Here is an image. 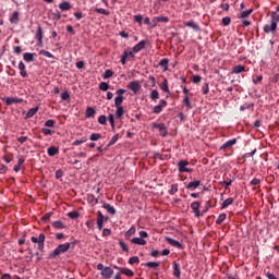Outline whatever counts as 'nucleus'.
I'll return each instance as SVG.
<instances>
[{
  "label": "nucleus",
  "instance_id": "1",
  "mask_svg": "<svg viewBox=\"0 0 279 279\" xmlns=\"http://www.w3.org/2000/svg\"><path fill=\"white\" fill-rule=\"evenodd\" d=\"M75 244L73 242L60 244L57 248H54L53 252L49 254V258H56L57 256H60V254H64L71 250Z\"/></svg>",
  "mask_w": 279,
  "mask_h": 279
},
{
  "label": "nucleus",
  "instance_id": "2",
  "mask_svg": "<svg viewBox=\"0 0 279 279\" xmlns=\"http://www.w3.org/2000/svg\"><path fill=\"white\" fill-rule=\"evenodd\" d=\"M279 15L277 13H271V24H267L264 26V32L269 34L270 32H276V27H278Z\"/></svg>",
  "mask_w": 279,
  "mask_h": 279
},
{
  "label": "nucleus",
  "instance_id": "3",
  "mask_svg": "<svg viewBox=\"0 0 279 279\" xmlns=\"http://www.w3.org/2000/svg\"><path fill=\"white\" fill-rule=\"evenodd\" d=\"M32 243H38V250L43 251L45 248V234L40 233L38 238L32 236Z\"/></svg>",
  "mask_w": 279,
  "mask_h": 279
},
{
  "label": "nucleus",
  "instance_id": "4",
  "mask_svg": "<svg viewBox=\"0 0 279 279\" xmlns=\"http://www.w3.org/2000/svg\"><path fill=\"white\" fill-rule=\"evenodd\" d=\"M178 167H179L180 173H191V171H193V169L186 168L189 167V161L186 160L179 161Z\"/></svg>",
  "mask_w": 279,
  "mask_h": 279
},
{
  "label": "nucleus",
  "instance_id": "5",
  "mask_svg": "<svg viewBox=\"0 0 279 279\" xmlns=\"http://www.w3.org/2000/svg\"><path fill=\"white\" fill-rule=\"evenodd\" d=\"M131 58H134V52L130 51V50H125L122 56H121V64L125 65L128 60H130Z\"/></svg>",
  "mask_w": 279,
  "mask_h": 279
},
{
  "label": "nucleus",
  "instance_id": "6",
  "mask_svg": "<svg viewBox=\"0 0 279 279\" xmlns=\"http://www.w3.org/2000/svg\"><path fill=\"white\" fill-rule=\"evenodd\" d=\"M128 88L130 90H133L134 94L136 95V93H138V90H141V83L138 81H132L128 84Z\"/></svg>",
  "mask_w": 279,
  "mask_h": 279
},
{
  "label": "nucleus",
  "instance_id": "7",
  "mask_svg": "<svg viewBox=\"0 0 279 279\" xmlns=\"http://www.w3.org/2000/svg\"><path fill=\"white\" fill-rule=\"evenodd\" d=\"M167 106V102L165 100H160V104L154 107L153 112L155 114H160L162 112V108Z\"/></svg>",
  "mask_w": 279,
  "mask_h": 279
},
{
  "label": "nucleus",
  "instance_id": "8",
  "mask_svg": "<svg viewBox=\"0 0 279 279\" xmlns=\"http://www.w3.org/2000/svg\"><path fill=\"white\" fill-rule=\"evenodd\" d=\"M112 274H114V270H112V268H110V267H105L101 270L102 278H111Z\"/></svg>",
  "mask_w": 279,
  "mask_h": 279
},
{
  "label": "nucleus",
  "instance_id": "9",
  "mask_svg": "<svg viewBox=\"0 0 279 279\" xmlns=\"http://www.w3.org/2000/svg\"><path fill=\"white\" fill-rule=\"evenodd\" d=\"M114 269H119L120 274H124V276H128L129 278H132V276H134V272L131 269L121 268L117 266H114Z\"/></svg>",
  "mask_w": 279,
  "mask_h": 279
},
{
  "label": "nucleus",
  "instance_id": "10",
  "mask_svg": "<svg viewBox=\"0 0 279 279\" xmlns=\"http://www.w3.org/2000/svg\"><path fill=\"white\" fill-rule=\"evenodd\" d=\"M154 128L159 130V134H161V136H167L168 131H167V126H165V124H154Z\"/></svg>",
  "mask_w": 279,
  "mask_h": 279
},
{
  "label": "nucleus",
  "instance_id": "11",
  "mask_svg": "<svg viewBox=\"0 0 279 279\" xmlns=\"http://www.w3.org/2000/svg\"><path fill=\"white\" fill-rule=\"evenodd\" d=\"M191 208L193 210V213L195 214V217H199L201 213H199V202H193L191 204Z\"/></svg>",
  "mask_w": 279,
  "mask_h": 279
},
{
  "label": "nucleus",
  "instance_id": "12",
  "mask_svg": "<svg viewBox=\"0 0 279 279\" xmlns=\"http://www.w3.org/2000/svg\"><path fill=\"white\" fill-rule=\"evenodd\" d=\"M102 208H105V210H107V213H109V215H117V209H114L112 207V205H110L108 203H104Z\"/></svg>",
  "mask_w": 279,
  "mask_h": 279
},
{
  "label": "nucleus",
  "instance_id": "13",
  "mask_svg": "<svg viewBox=\"0 0 279 279\" xmlns=\"http://www.w3.org/2000/svg\"><path fill=\"white\" fill-rule=\"evenodd\" d=\"M19 70L21 77H27V71H25V63L23 61L19 62Z\"/></svg>",
  "mask_w": 279,
  "mask_h": 279
},
{
  "label": "nucleus",
  "instance_id": "14",
  "mask_svg": "<svg viewBox=\"0 0 279 279\" xmlns=\"http://www.w3.org/2000/svg\"><path fill=\"white\" fill-rule=\"evenodd\" d=\"M146 44L147 43L145 40L140 41L137 45H135L133 47V52L138 53V51H141L145 47Z\"/></svg>",
  "mask_w": 279,
  "mask_h": 279
},
{
  "label": "nucleus",
  "instance_id": "15",
  "mask_svg": "<svg viewBox=\"0 0 279 279\" xmlns=\"http://www.w3.org/2000/svg\"><path fill=\"white\" fill-rule=\"evenodd\" d=\"M131 243H133V245H147V241L143 240L142 238H133Z\"/></svg>",
  "mask_w": 279,
  "mask_h": 279
},
{
  "label": "nucleus",
  "instance_id": "16",
  "mask_svg": "<svg viewBox=\"0 0 279 279\" xmlns=\"http://www.w3.org/2000/svg\"><path fill=\"white\" fill-rule=\"evenodd\" d=\"M166 241H167V243H169V245H172V247H179V248L182 247L181 243H179L178 241H175L169 236L166 238Z\"/></svg>",
  "mask_w": 279,
  "mask_h": 279
},
{
  "label": "nucleus",
  "instance_id": "17",
  "mask_svg": "<svg viewBox=\"0 0 279 279\" xmlns=\"http://www.w3.org/2000/svg\"><path fill=\"white\" fill-rule=\"evenodd\" d=\"M36 38L39 45H43V27L38 26L36 31Z\"/></svg>",
  "mask_w": 279,
  "mask_h": 279
},
{
  "label": "nucleus",
  "instance_id": "18",
  "mask_svg": "<svg viewBox=\"0 0 279 279\" xmlns=\"http://www.w3.org/2000/svg\"><path fill=\"white\" fill-rule=\"evenodd\" d=\"M10 23L12 25H19V11L13 12V14L10 19Z\"/></svg>",
  "mask_w": 279,
  "mask_h": 279
},
{
  "label": "nucleus",
  "instance_id": "19",
  "mask_svg": "<svg viewBox=\"0 0 279 279\" xmlns=\"http://www.w3.org/2000/svg\"><path fill=\"white\" fill-rule=\"evenodd\" d=\"M232 145H236V138L229 140L220 147V149H228V147H232Z\"/></svg>",
  "mask_w": 279,
  "mask_h": 279
},
{
  "label": "nucleus",
  "instance_id": "20",
  "mask_svg": "<svg viewBox=\"0 0 279 279\" xmlns=\"http://www.w3.org/2000/svg\"><path fill=\"white\" fill-rule=\"evenodd\" d=\"M199 184H202V181L199 180H195V181H191L187 185L186 189H197L199 186Z\"/></svg>",
  "mask_w": 279,
  "mask_h": 279
},
{
  "label": "nucleus",
  "instance_id": "21",
  "mask_svg": "<svg viewBox=\"0 0 279 279\" xmlns=\"http://www.w3.org/2000/svg\"><path fill=\"white\" fill-rule=\"evenodd\" d=\"M233 203H234V198L229 197L222 202L221 208H228V206H232Z\"/></svg>",
  "mask_w": 279,
  "mask_h": 279
},
{
  "label": "nucleus",
  "instance_id": "22",
  "mask_svg": "<svg viewBox=\"0 0 279 279\" xmlns=\"http://www.w3.org/2000/svg\"><path fill=\"white\" fill-rule=\"evenodd\" d=\"M85 117L87 119H90L92 117H95V109L93 107H88L85 111Z\"/></svg>",
  "mask_w": 279,
  "mask_h": 279
},
{
  "label": "nucleus",
  "instance_id": "23",
  "mask_svg": "<svg viewBox=\"0 0 279 279\" xmlns=\"http://www.w3.org/2000/svg\"><path fill=\"white\" fill-rule=\"evenodd\" d=\"M173 276H175V278H180V265L175 262H173Z\"/></svg>",
  "mask_w": 279,
  "mask_h": 279
},
{
  "label": "nucleus",
  "instance_id": "24",
  "mask_svg": "<svg viewBox=\"0 0 279 279\" xmlns=\"http://www.w3.org/2000/svg\"><path fill=\"white\" fill-rule=\"evenodd\" d=\"M36 112H38V107L29 109L28 112L26 113L25 119H32V117H34Z\"/></svg>",
  "mask_w": 279,
  "mask_h": 279
},
{
  "label": "nucleus",
  "instance_id": "25",
  "mask_svg": "<svg viewBox=\"0 0 279 279\" xmlns=\"http://www.w3.org/2000/svg\"><path fill=\"white\" fill-rule=\"evenodd\" d=\"M23 58L26 62H34V53L25 52L23 54Z\"/></svg>",
  "mask_w": 279,
  "mask_h": 279
},
{
  "label": "nucleus",
  "instance_id": "26",
  "mask_svg": "<svg viewBox=\"0 0 279 279\" xmlns=\"http://www.w3.org/2000/svg\"><path fill=\"white\" fill-rule=\"evenodd\" d=\"M243 71H245V66L236 65L233 68L232 73H234L235 75H239V73H243Z\"/></svg>",
  "mask_w": 279,
  "mask_h": 279
},
{
  "label": "nucleus",
  "instance_id": "27",
  "mask_svg": "<svg viewBox=\"0 0 279 279\" xmlns=\"http://www.w3.org/2000/svg\"><path fill=\"white\" fill-rule=\"evenodd\" d=\"M133 234H136V228H135V227H131V228L125 232V239H130L131 236H133Z\"/></svg>",
  "mask_w": 279,
  "mask_h": 279
},
{
  "label": "nucleus",
  "instance_id": "28",
  "mask_svg": "<svg viewBox=\"0 0 279 279\" xmlns=\"http://www.w3.org/2000/svg\"><path fill=\"white\" fill-rule=\"evenodd\" d=\"M160 88L161 90H163V93L171 95V92H169V85L167 84V80H165L163 83L160 84Z\"/></svg>",
  "mask_w": 279,
  "mask_h": 279
},
{
  "label": "nucleus",
  "instance_id": "29",
  "mask_svg": "<svg viewBox=\"0 0 279 279\" xmlns=\"http://www.w3.org/2000/svg\"><path fill=\"white\" fill-rule=\"evenodd\" d=\"M146 267H150L151 269H158L160 267V263L158 262H147L145 264Z\"/></svg>",
  "mask_w": 279,
  "mask_h": 279
},
{
  "label": "nucleus",
  "instance_id": "30",
  "mask_svg": "<svg viewBox=\"0 0 279 279\" xmlns=\"http://www.w3.org/2000/svg\"><path fill=\"white\" fill-rule=\"evenodd\" d=\"M116 108H117L116 117H117V119H121L125 111L123 110L122 106L121 107H116Z\"/></svg>",
  "mask_w": 279,
  "mask_h": 279
},
{
  "label": "nucleus",
  "instance_id": "31",
  "mask_svg": "<svg viewBox=\"0 0 279 279\" xmlns=\"http://www.w3.org/2000/svg\"><path fill=\"white\" fill-rule=\"evenodd\" d=\"M59 8H60V10H62V11L71 10V3H69V2H61V3L59 4Z\"/></svg>",
  "mask_w": 279,
  "mask_h": 279
},
{
  "label": "nucleus",
  "instance_id": "32",
  "mask_svg": "<svg viewBox=\"0 0 279 279\" xmlns=\"http://www.w3.org/2000/svg\"><path fill=\"white\" fill-rule=\"evenodd\" d=\"M159 66H162V69H165V71H167V69L169 66V59H161L159 62Z\"/></svg>",
  "mask_w": 279,
  "mask_h": 279
},
{
  "label": "nucleus",
  "instance_id": "33",
  "mask_svg": "<svg viewBox=\"0 0 279 279\" xmlns=\"http://www.w3.org/2000/svg\"><path fill=\"white\" fill-rule=\"evenodd\" d=\"M58 148L54 147V146H51L48 148L47 153H48V156H56V154H58Z\"/></svg>",
  "mask_w": 279,
  "mask_h": 279
},
{
  "label": "nucleus",
  "instance_id": "34",
  "mask_svg": "<svg viewBox=\"0 0 279 279\" xmlns=\"http://www.w3.org/2000/svg\"><path fill=\"white\" fill-rule=\"evenodd\" d=\"M52 226L57 229V230H62V228H64V223H62V221L57 220L54 222H52Z\"/></svg>",
  "mask_w": 279,
  "mask_h": 279
},
{
  "label": "nucleus",
  "instance_id": "35",
  "mask_svg": "<svg viewBox=\"0 0 279 279\" xmlns=\"http://www.w3.org/2000/svg\"><path fill=\"white\" fill-rule=\"evenodd\" d=\"M114 75V72L112 70H106L102 74L104 80H108L109 77H112Z\"/></svg>",
  "mask_w": 279,
  "mask_h": 279
},
{
  "label": "nucleus",
  "instance_id": "36",
  "mask_svg": "<svg viewBox=\"0 0 279 279\" xmlns=\"http://www.w3.org/2000/svg\"><path fill=\"white\" fill-rule=\"evenodd\" d=\"M94 12H96L97 14H104L105 16H108L110 14V11L106 9H95Z\"/></svg>",
  "mask_w": 279,
  "mask_h": 279
},
{
  "label": "nucleus",
  "instance_id": "37",
  "mask_svg": "<svg viewBox=\"0 0 279 279\" xmlns=\"http://www.w3.org/2000/svg\"><path fill=\"white\" fill-rule=\"evenodd\" d=\"M183 104H184V106H186V108H187L189 110H191V108H193V106H191V100L189 99V96H187V95L184 96V98H183Z\"/></svg>",
  "mask_w": 279,
  "mask_h": 279
},
{
  "label": "nucleus",
  "instance_id": "38",
  "mask_svg": "<svg viewBox=\"0 0 279 279\" xmlns=\"http://www.w3.org/2000/svg\"><path fill=\"white\" fill-rule=\"evenodd\" d=\"M226 221V214H220L216 220V223L219 226Z\"/></svg>",
  "mask_w": 279,
  "mask_h": 279
},
{
  "label": "nucleus",
  "instance_id": "39",
  "mask_svg": "<svg viewBox=\"0 0 279 279\" xmlns=\"http://www.w3.org/2000/svg\"><path fill=\"white\" fill-rule=\"evenodd\" d=\"M121 104H123V97L117 96L114 98V106H116V108L117 107H121Z\"/></svg>",
  "mask_w": 279,
  "mask_h": 279
},
{
  "label": "nucleus",
  "instance_id": "40",
  "mask_svg": "<svg viewBox=\"0 0 279 279\" xmlns=\"http://www.w3.org/2000/svg\"><path fill=\"white\" fill-rule=\"evenodd\" d=\"M159 98H160V95L158 94V90L154 89L150 92V99L156 100Z\"/></svg>",
  "mask_w": 279,
  "mask_h": 279
},
{
  "label": "nucleus",
  "instance_id": "41",
  "mask_svg": "<svg viewBox=\"0 0 279 279\" xmlns=\"http://www.w3.org/2000/svg\"><path fill=\"white\" fill-rule=\"evenodd\" d=\"M108 88H110V85H108V83L101 82V83L99 84V90L106 92V90H108Z\"/></svg>",
  "mask_w": 279,
  "mask_h": 279
},
{
  "label": "nucleus",
  "instance_id": "42",
  "mask_svg": "<svg viewBox=\"0 0 279 279\" xmlns=\"http://www.w3.org/2000/svg\"><path fill=\"white\" fill-rule=\"evenodd\" d=\"M252 12H253L252 9H248V10H246V11H243V12L241 13L240 19H246V16H250V14H252Z\"/></svg>",
  "mask_w": 279,
  "mask_h": 279
},
{
  "label": "nucleus",
  "instance_id": "43",
  "mask_svg": "<svg viewBox=\"0 0 279 279\" xmlns=\"http://www.w3.org/2000/svg\"><path fill=\"white\" fill-rule=\"evenodd\" d=\"M119 245L122 250V252H128V244H125V242H123V240H119Z\"/></svg>",
  "mask_w": 279,
  "mask_h": 279
},
{
  "label": "nucleus",
  "instance_id": "44",
  "mask_svg": "<svg viewBox=\"0 0 279 279\" xmlns=\"http://www.w3.org/2000/svg\"><path fill=\"white\" fill-rule=\"evenodd\" d=\"M107 120L109 121V123H110L112 130H114V116H113V114H109V116L107 117Z\"/></svg>",
  "mask_w": 279,
  "mask_h": 279
},
{
  "label": "nucleus",
  "instance_id": "45",
  "mask_svg": "<svg viewBox=\"0 0 279 279\" xmlns=\"http://www.w3.org/2000/svg\"><path fill=\"white\" fill-rule=\"evenodd\" d=\"M51 215H53V213L46 214L45 216H43L41 221L44 223H47V221H49V219H51Z\"/></svg>",
  "mask_w": 279,
  "mask_h": 279
},
{
  "label": "nucleus",
  "instance_id": "46",
  "mask_svg": "<svg viewBox=\"0 0 279 279\" xmlns=\"http://www.w3.org/2000/svg\"><path fill=\"white\" fill-rule=\"evenodd\" d=\"M99 138H101V134H99V133H93L89 136V140H92V141H99Z\"/></svg>",
  "mask_w": 279,
  "mask_h": 279
},
{
  "label": "nucleus",
  "instance_id": "47",
  "mask_svg": "<svg viewBox=\"0 0 279 279\" xmlns=\"http://www.w3.org/2000/svg\"><path fill=\"white\" fill-rule=\"evenodd\" d=\"M140 263V259H138V257H136V256H133V257H131L130 259H129V264L130 265H136V264H138Z\"/></svg>",
  "mask_w": 279,
  "mask_h": 279
},
{
  "label": "nucleus",
  "instance_id": "48",
  "mask_svg": "<svg viewBox=\"0 0 279 279\" xmlns=\"http://www.w3.org/2000/svg\"><path fill=\"white\" fill-rule=\"evenodd\" d=\"M178 191V184H172L171 189L169 190L170 195H175V192Z\"/></svg>",
  "mask_w": 279,
  "mask_h": 279
},
{
  "label": "nucleus",
  "instance_id": "49",
  "mask_svg": "<svg viewBox=\"0 0 279 279\" xmlns=\"http://www.w3.org/2000/svg\"><path fill=\"white\" fill-rule=\"evenodd\" d=\"M186 27H192V29H197V24H195V22L190 21L185 23Z\"/></svg>",
  "mask_w": 279,
  "mask_h": 279
},
{
  "label": "nucleus",
  "instance_id": "50",
  "mask_svg": "<svg viewBox=\"0 0 279 279\" xmlns=\"http://www.w3.org/2000/svg\"><path fill=\"white\" fill-rule=\"evenodd\" d=\"M192 82L193 84H199V82H202V76L199 75L192 76Z\"/></svg>",
  "mask_w": 279,
  "mask_h": 279
},
{
  "label": "nucleus",
  "instance_id": "51",
  "mask_svg": "<svg viewBox=\"0 0 279 279\" xmlns=\"http://www.w3.org/2000/svg\"><path fill=\"white\" fill-rule=\"evenodd\" d=\"M68 217H70V219H77V217H80V214L77 211H71L68 214Z\"/></svg>",
  "mask_w": 279,
  "mask_h": 279
},
{
  "label": "nucleus",
  "instance_id": "52",
  "mask_svg": "<svg viewBox=\"0 0 279 279\" xmlns=\"http://www.w3.org/2000/svg\"><path fill=\"white\" fill-rule=\"evenodd\" d=\"M82 143H86V137H83L82 140H76L72 143V145L77 146L82 145Z\"/></svg>",
  "mask_w": 279,
  "mask_h": 279
},
{
  "label": "nucleus",
  "instance_id": "53",
  "mask_svg": "<svg viewBox=\"0 0 279 279\" xmlns=\"http://www.w3.org/2000/svg\"><path fill=\"white\" fill-rule=\"evenodd\" d=\"M134 21L135 23H140L141 25L143 23V15L141 14L134 15Z\"/></svg>",
  "mask_w": 279,
  "mask_h": 279
},
{
  "label": "nucleus",
  "instance_id": "54",
  "mask_svg": "<svg viewBox=\"0 0 279 279\" xmlns=\"http://www.w3.org/2000/svg\"><path fill=\"white\" fill-rule=\"evenodd\" d=\"M159 23H169V17L167 16H157Z\"/></svg>",
  "mask_w": 279,
  "mask_h": 279
},
{
  "label": "nucleus",
  "instance_id": "55",
  "mask_svg": "<svg viewBox=\"0 0 279 279\" xmlns=\"http://www.w3.org/2000/svg\"><path fill=\"white\" fill-rule=\"evenodd\" d=\"M40 54L45 56L46 58H53V56L51 54V52L47 51V50H40Z\"/></svg>",
  "mask_w": 279,
  "mask_h": 279
},
{
  "label": "nucleus",
  "instance_id": "56",
  "mask_svg": "<svg viewBox=\"0 0 279 279\" xmlns=\"http://www.w3.org/2000/svg\"><path fill=\"white\" fill-rule=\"evenodd\" d=\"M106 121H107L106 116H100L98 118V123H100V125H106Z\"/></svg>",
  "mask_w": 279,
  "mask_h": 279
},
{
  "label": "nucleus",
  "instance_id": "57",
  "mask_svg": "<svg viewBox=\"0 0 279 279\" xmlns=\"http://www.w3.org/2000/svg\"><path fill=\"white\" fill-rule=\"evenodd\" d=\"M230 23H231L230 16H226L222 19V25L228 26L230 25Z\"/></svg>",
  "mask_w": 279,
  "mask_h": 279
},
{
  "label": "nucleus",
  "instance_id": "58",
  "mask_svg": "<svg viewBox=\"0 0 279 279\" xmlns=\"http://www.w3.org/2000/svg\"><path fill=\"white\" fill-rule=\"evenodd\" d=\"M46 128H53V125H56V121L53 120H48L45 123Z\"/></svg>",
  "mask_w": 279,
  "mask_h": 279
},
{
  "label": "nucleus",
  "instance_id": "59",
  "mask_svg": "<svg viewBox=\"0 0 279 279\" xmlns=\"http://www.w3.org/2000/svg\"><path fill=\"white\" fill-rule=\"evenodd\" d=\"M158 17H154L153 20H151V22H150V27H156L157 25H158Z\"/></svg>",
  "mask_w": 279,
  "mask_h": 279
},
{
  "label": "nucleus",
  "instance_id": "60",
  "mask_svg": "<svg viewBox=\"0 0 279 279\" xmlns=\"http://www.w3.org/2000/svg\"><path fill=\"white\" fill-rule=\"evenodd\" d=\"M116 94L118 95V97H123V95H125V89L120 88L116 92Z\"/></svg>",
  "mask_w": 279,
  "mask_h": 279
},
{
  "label": "nucleus",
  "instance_id": "61",
  "mask_svg": "<svg viewBox=\"0 0 279 279\" xmlns=\"http://www.w3.org/2000/svg\"><path fill=\"white\" fill-rule=\"evenodd\" d=\"M62 175H64V172L62 170H57L56 171V178L57 180H60V178H62Z\"/></svg>",
  "mask_w": 279,
  "mask_h": 279
},
{
  "label": "nucleus",
  "instance_id": "62",
  "mask_svg": "<svg viewBox=\"0 0 279 279\" xmlns=\"http://www.w3.org/2000/svg\"><path fill=\"white\" fill-rule=\"evenodd\" d=\"M147 236H149V234H147L146 231H140V239L145 240V239H147Z\"/></svg>",
  "mask_w": 279,
  "mask_h": 279
},
{
  "label": "nucleus",
  "instance_id": "63",
  "mask_svg": "<svg viewBox=\"0 0 279 279\" xmlns=\"http://www.w3.org/2000/svg\"><path fill=\"white\" fill-rule=\"evenodd\" d=\"M69 98H70V95H69L66 92H64V93L61 94V99H62L63 101H66V99H69Z\"/></svg>",
  "mask_w": 279,
  "mask_h": 279
},
{
  "label": "nucleus",
  "instance_id": "64",
  "mask_svg": "<svg viewBox=\"0 0 279 279\" xmlns=\"http://www.w3.org/2000/svg\"><path fill=\"white\" fill-rule=\"evenodd\" d=\"M266 277H267L268 279H278L274 274H270V272H267V274H266Z\"/></svg>",
  "mask_w": 279,
  "mask_h": 279
}]
</instances>
